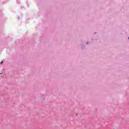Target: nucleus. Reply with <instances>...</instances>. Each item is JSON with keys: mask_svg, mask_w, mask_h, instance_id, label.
<instances>
[{"mask_svg": "<svg viewBox=\"0 0 129 129\" xmlns=\"http://www.w3.org/2000/svg\"><path fill=\"white\" fill-rule=\"evenodd\" d=\"M3 63H4L3 61H1V64H3Z\"/></svg>", "mask_w": 129, "mask_h": 129, "instance_id": "1", "label": "nucleus"}]
</instances>
